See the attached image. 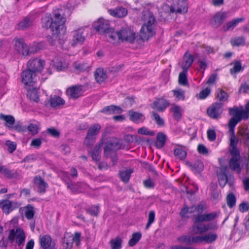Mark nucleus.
Segmentation results:
<instances>
[{
    "label": "nucleus",
    "instance_id": "1",
    "mask_svg": "<svg viewBox=\"0 0 249 249\" xmlns=\"http://www.w3.org/2000/svg\"><path fill=\"white\" fill-rule=\"evenodd\" d=\"M66 15L62 9L55 11L53 18L50 17H45L42 18V26L46 29L50 28L54 35L59 36L65 34L66 21Z\"/></svg>",
    "mask_w": 249,
    "mask_h": 249
},
{
    "label": "nucleus",
    "instance_id": "2",
    "mask_svg": "<svg viewBox=\"0 0 249 249\" xmlns=\"http://www.w3.org/2000/svg\"><path fill=\"white\" fill-rule=\"evenodd\" d=\"M107 36L109 37V42L115 45L124 42L132 43L136 37V33L129 28H122L118 31L114 30Z\"/></svg>",
    "mask_w": 249,
    "mask_h": 249
},
{
    "label": "nucleus",
    "instance_id": "3",
    "mask_svg": "<svg viewBox=\"0 0 249 249\" xmlns=\"http://www.w3.org/2000/svg\"><path fill=\"white\" fill-rule=\"evenodd\" d=\"M143 25L140 30V36L142 40H147L155 34V18L153 13L146 9L142 14Z\"/></svg>",
    "mask_w": 249,
    "mask_h": 249
},
{
    "label": "nucleus",
    "instance_id": "4",
    "mask_svg": "<svg viewBox=\"0 0 249 249\" xmlns=\"http://www.w3.org/2000/svg\"><path fill=\"white\" fill-rule=\"evenodd\" d=\"M229 113L231 115L233 116V117L230 119L228 124L230 128L229 131L231 134L230 143L233 144L234 143L238 142V139L234 134V127L241 120L248 119V117L247 114L244 111H239V109L237 107L230 108Z\"/></svg>",
    "mask_w": 249,
    "mask_h": 249
},
{
    "label": "nucleus",
    "instance_id": "5",
    "mask_svg": "<svg viewBox=\"0 0 249 249\" xmlns=\"http://www.w3.org/2000/svg\"><path fill=\"white\" fill-rule=\"evenodd\" d=\"M237 143H234L233 144H231V143L230 144L229 151L232 157L230 160L229 166L231 169L236 171L239 173L241 171V168L239 163L240 156L239 151L237 147Z\"/></svg>",
    "mask_w": 249,
    "mask_h": 249
},
{
    "label": "nucleus",
    "instance_id": "6",
    "mask_svg": "<svg viewBox=\"0 0 249 249\" xmlns=\"http://www.w3.org/2000/svg\"><path fill=\"white\" fill-rule=\"evenodd\" d=\"M93 26L94 28L100 34L105 35L107 39L109 41V37L107 35L109 33L113 31L114 29L110 28L108 20L100 18L94 22Z\"/></svg>",
    "mask_w": 249,
    "mask_h": 249
},
{
    "label": "nucleus",
    "instance_id": "7",
    "mask_svg": "<svg viewBox=\"0 0 249 249\" xmlns=\"http://www.w3.org/2000/svg\"><path fill=\"white\" fill-rule=\"evenodd\" d=\"M25 237L23 231L20 228H18L15 231L14 229L11 230L8 238L11 243H13L16 238V243L18 246H20L24 243Z\"/></svg>",
    "mask_w": 249,
    "mask_h": 249
},
{
    "label": "nucleus",
    "instance_id": "8",
    "mask_svg": "<svg viewBox=\"0 0 249 249\" xmlns=\"http://www.w3.org/2000/svg\"><path fill=\"white\" fill-rule=\"evenodd\" d=\"M44 65L45 62L44 60L38 58H35L29 60L27 64V69L36 74L41 72L44 68Z\"/></svg>",
    "mask_w": 249,
    "mask_h": 249
},
{
    "label": "nucleus",
    "instance_id": "9",
    "mask_svg": "<svg viewBox=\"0 0 249 249\" xmlns=\"http://www.w3.org/2000/svg\"><path fill=\"white\" fill-rule=\"evenodd\" d=\"M223 111V104L216 102L207 108V112L211 118L217 119L220 117Z\"/></svg>",
    "mask_w": 249,
    "mask_h": 249
},
{
    "label": "nucleus",
    "instance_id": "10",
    "mask_svg": "<svg viewBox=\"0 0 249 249\" xmlns=\"http://www.w3.org/2000/svg\"><path fill=\"white\" fill-rule=\"evenodd\" d=\"M121 144L118 139L112 137L107 143L104 148V154L106 157H108L110 153L120 148Z\"/></svg>",
    "mask_w": 249,
    "mask_h": 249
},
{
    "label": "nucleus",
    "instance_id": "11",
    "mask_svg": "<svg viewBox=\"0 0 249 249\" xmlns=\"http://www.w3.org/2000/svg\"><path fill=\"white\" fill-rule=\"evenodd\" d=\"M14 41V48L18 54L23 56H27L29 54V48L23 39L15 38Z\"/></svg>",
    "mask_w": 249,
    "mask_h": 249
},
{
    "label": "nucleus",
    "instance_id": "12",
    "mask_svg": "<svg viewBox=\"0 0 249 249\" xmlns=\"http://www.w3.org/2000/svg\"><path fill=\"white\" fill-rule=\"evenodd\" d=\"M101 129V126L95 124L92 125L89 129L87 136L85 140V143L87 145H89L94 141V137L99 132Z\"/></svg>",
    "mask_w": 249,
    "mask_h": 249
},
{
    "label": "nucleus",
    "instance_id": "13",
    "mask_svg": "<svg viewBox=\"0 0 249 249\" xmlns=\"http://www.w3.org/2000/svg\"><path fill=\"white\" fill-rule=\"evenodd\" d=\"M218 216V213L213 212L208 213L195 215L193 221L194 223H202L210 222L215 219Z\"/></svg>",
    "mask_w": 249,
    "mask_h": 249
},
{
    "label": "nucleus",
    "instance_id": "14",
    "mask_svg": "<svg viewBox=\"0 0 249 249\" xmlns=\"http://www.w3.org/2000/svg\"><path fill=\"white\" fill-rule=\"evenodd\" d=\"M36 74L27 69L21 73L22 82L26 86H33L36 82Z\"/></svg>",
    "mask_w": 249,
    "mask_h": 249
},
{
    "label": "nucleus",
    "instance_id": "15",
    "mask_svg": "<svg viewBox=\"0 0 249 249\" xmlns=\"http://www.w3.org/2000/svg\"><path fill=\"white\" fill-rule=\"evenodd\" d=\"M82 85H75L69 88L66 91L67 94L72 99H77L82 95L84 90Z\"/></svg>",
    "mask_w": 249,
    "mask_h": 249
},
{
    "label": "nucleus",
    "instance_id": "16",
    "mask_svg": "<svg viewBox=\"0 0 249 249\" xmlns=\"http://www.w3.org/2000/svg\"><path fill=\"white\" fill-rule=\"evenodd\" d=\"M39 241L40 246L43 249H55V244L49 235H45L40 237Z\"/></svg>",
    "mask_w": 249,
    "mask_h": 249
},
{
    "label": "nucleus",
    "instance_id": "17",
    "mask_svg": "<svg viewBox=\"0 0 249 249\" xmlns=\"http://www.w3.org/2000/svg\"><path fill=\"white\" fill-rule=\"evenodd\" d=\"M84 29H78L73 32V38L72 39V45L75 46L77 44H82L85 40V36L83 35Z\"/></svg>",
    "mask_w": 249,
    "mask_h": 249
},
{
    "label": "nucleus",
    "instance_id": "18",
    "mask_svg": "<svg viewBox=\"0 0 249 249\" xmlns=\"http://www.w3.org/2000/svg\"><path fill=\"white\" fill-rule=\"evenodd\" d=\"M193 61V56L188 53V52H186L184 55L182 62L180 63V66L182 69L183 71H188Z\"/></svg>",
    "mask_w": 249,
    "mask_h": 249
},
{
    "label": "nucleus",
    "instance_id": "19",
    "mask_svg": "<svg viewBox=\"0 0 249 249\" xmlns=\"http://www.w3.org/2000/svg\"><path fill=\"white\" fill-rule=\"evenodd\" d=\"M192 232L195 233H199L202 234L210 230H212L213 228L210 227V224H206L204 223H194L192 226Z\"/></svg>",
    "mask_w": 249,
    "mask_h": 249
},
{
    "label": "nucleus",
    "instance_id": "20",
    "mask_svg": "<svg viewBox=\"0 0 249 249\" xmlns=\"http://www.w3.org/2000/svg\"><path fill=\"white\" fill-rule=\"evenodd\" d=\"M188 11V5L187 2L184 0H178V6L174 7L171 6L170 7V13H185Z\"/></svg>",
    "mask_w": 249,
    "mask_h": 249
},
{
    "label": "nucleus",
    "instance_id": "21",
    "mask_svg": "<svg viewBox=\"0 0 249 249\" xmlns=\"http://www.w3.org/2000/svg\"><path fill=\"white\" fill-rule=\"evenodd\" d=\"M129 119L136 124L142 123L145 120L144 115L140 112L134 111L133 110H130L128 112Z\"/></svg>",
    "mask_w": 249,
    "mask_h": 249
},
{
    "label": "nucleus",
    "instance_id": "22",
    "mask_svg": "<svg viewBox=\"0 0 249 249\" xmlns=\"http://www.w3.org/2000/svg\"><path fill=\"white\" fill-rule=\"evenodd\" d=\"M34 183L37 187L38 193L41 194L45 193L46 188L48 187V184L40 176H37L35 177Z\"/></svg>",
    "mask_w": 249,
    "mask_h": 249
},
{
    "label": "nucleus",
    "instance_id": "23",
    "mask_svg": "<svg viewBox=\"0 0 249 249\" xmlns=\"http://www.w3.org/2000/svg\"><path fill=\"white\" fill-rule=\"evenodd\" d=\"M226 14L223 12L216 13L211 19V23L214 27H219L226 18Z\"/></svg>",
    "mask_w": 249,
    "mask_h": 249
},
{
    "label": "nucleus",
    "instance_id": "24",
    "mask_svg": "<svg viewBox=\"0 0 249 249\" xmlns=\"http://www.w3.org/2000/svg\"><path fill=\"white\" fill-rule=\"evenodd\" d=\"M169 103L164 99H159L154 101L152 105V107L157 109L159 112L163 111L169 106Z\"/></svg>",
    "mask_w": 249,
    "mask_h": 249
},
{
    "label": "nucleus",
    "instance_id": "25",
    "mask_svg": "<svg viewBox=\"0 0 249 249\" xmlns=\"http://www.w3.org/2000/svg\"><path fill=\"white\" fill-rule=\"evenodd\" d=\"M89 67V64L84 62L76 61L72 64L74 72L76 73H80L88 71Z\"/></svg>",
    "mask_w": 249,
    "mask_h": 249
},
{
    "label": "nucleus",
    "instance_id": "26",
    "mask_svg": "<svg viewBox=\"0 0 249 249\" xmlns=\"http://www.w3.org/2000/svg\"><path fill=\"white\" fill-rule=\"evenodd\" d=\"M0 173L9 179L16 178L18 176V174L17 171L10 170L6 166L2 165L0 168Z\"/></svg>",
    "mask_w": 249,
    "mask_h": 249
},
{
    "label": "nucleus",
    "instance_id": "27",
    "mask_svg": "<svg viewBox=\"0 0 249 249\" xmlns=\"http://www.w3.org/2000/svg\"><path fill=\"white\" fill-rule=\"evenodd\" d=\"M110 14L114 17L123 18L127 14V10L123 7H119L114 10H109Z\"/></svg>",
    "mask_w": 249,
    "mask_h": 249
},
{
    "label": "nucleus",
    "instance_id": "28",
    "mask_svg": "<svg viewBox=\"0 0 249 249\" xmlns=\"http://www.w3.org/2000/svg\"><path fill=\"white\" fill-rule=\"evenodd\" d=\"M123 110L119 107L111 105L106 107L103 108L101 112L103 113H107L108 114H120L122 113Z\"/></svg>",
    "mask_w": 249,
    "mask_h": 249
},
{
    "label": "nucleus",
    "instance_id": "29",
    "mask_svg": "<svg viewBox=\"0 0 249 249\" xmlns=\"http://www.w3.org/2000/svg\"><path fill=\"white\" fill-rule=\"evenodd\" d=\"M170 110L173 113V117L175 120L177 121L181 120L182 117V113L183 112V110L181 107L174 104L172 106Z\"/></svg>",
    "mask_w": 249,
    "mask_h": 249
},
{
    "label": "nucleus",
    "instance_id": "30",
    "mask_svg": "<svg viewBox=\"0 0 249 249\" xmlns=\"http://www.w3.org/2000/svg\"><path fill=\"white\" fill-rule=\"evenodd\" d=\"M244 18H237L236 19H234L232 20L227 22L226 24H225L223 29L224 31H228L230 30H233L235 27L240 22H241L244 20Z\"/></svg>",
    "mask_w": 249,
    "mask_h": 249
},
{
    "label": "nucleus",
    "instance_id": "31",
    "mask_svg": "<svg viewBox=\"0 0 249 249\" xmlns=\"http://www.w3.org/2000/svg\"><path fill=\"white\" fill-rule=\"evenodd\" d=\"M95 78L98 83L104 82L107 78L106 72L102 68L97 69L95 72Z\"/></svg>",
    "mask_w": 249,
    "mask_h": 249
},
{
    "label": "nucleus",
    "instance_id": "32",
    "mask_svg": "<svg viewBox=\"0 0 249 249\" xmlns=\"http://www.w3.org/2000/svg\"><path fill=\"white\" fill-rule=\"evenodd\" d=\"M72 236L69 234H65L62 240L63 249H71L72 247Z\"/></svg>",
    "mask_w": 249,
    "mask_h": 249
},
{
    "label": "nucleus",
    "instance_id": "33",
    "mask_svg": "<svg viewBox=\"0 0 249 249\" xmlns=\"http://www.w3.org/2000/svg\"><path fill=\"white\" fill-rule=\"evenodd\" d=\"M65 102V101L62 98L56 95L51 97L50 100V106L53 107L63 105Z\"/></svg>",
    "mask_w": 249,
    "mask_h": 249
},
{
    "label": "nucleus",
    "instance_id": "34",
    "mask_svg": "<svg viewBox=\"0 0 249 249\" xmlns=\"http://www.w3.org/2000/svg\"><path fill=\"white\" fill-rule=\"evenodd\" d=\"M0 119L6 122L5 125L9 129L13 127V124L15 123V118L12 115H5L4 114L0 115Z\"/></svg>",
    "mask_w": 249,
    "mask_h": 249
},
{
    "label": "nucleus",
    "instance_id": "35",
    "mask_svg": "<svg viewBox=\"0 0 249 249\" xmlns=\"http://www.w3.org/2000/svg\"><path fill=\"white\" fill-rule=\"evenodd\" d=\"M218 236L216 233L210 232L203 235V242L210 244L214 242L217 238Z\"/></svg>",
    "mask_w": 249,
    "mask_h": 249
},
{
    "label": "nucleus",
    "instance_id": "36",
    "mask_svg": "<svg viewBox=\"0 0 249 249\" xmlns=\"http://www.w3.org/2000/svg\"><path fill=\"white\" fill-rule=\"evenodd\" d=\"M27 96L35 103H38L39 101L38 90L36 89H29L27 92Z\"/></svg>",
    "mask_w": 249,
    "mask_h": 249
},
{
    "label": "nucleus",
    "instance_id": "37",
    "mask_svg": "<svg viewBox=\"0 0 249 249\" xmlns=\"http://www.w3.org/2000/svg\"><path fill=\"white\" fill-rule=\"evenodd\" d=\"M166 135L161 132L158 133L157 136V140L156 146L158 148H161L164 146L166 141Z\"/></svg>",
    "mask_w": 249,
    "mask_h": 249
},
{
    "label": "nucleus",
    "instance_id": "38",
    "mask_svg": "<svg viewBox=\"0 0 249 249\" xmlns=\"http://www.w3.org/2000/svg\"><path fill=\"white\" fill-rule=\"evenodd\" d=\"M25 210L24 214L26 218L28 220H31L33 218L35 211V208L31 205H27L24 207Z\"/></svg>",
    "mask_w": 249,
    "mask_h": 249
},
{
    "label": "nucleus",
    "instance_id": "39",
    "mask_svg": "<svg viewBox=\"0 0 249 249\" xmlns=\"http://www.w3.org/2000/svg\"><path fill=\"white\" fill-rule=\"evenodd\" d=\"M133 172V170L130 169L121 171L119 175L122 180L124 182H127Z\"/></svg>",
    "mask_w": 249,
    "mask_h": 249
},
{
    "label": "nucleus",
    "instance_id": "40",
    "mask_svg": "<svg viewBox=\"0 0 249 249\" xmlns=\"http://www.w3.org/2000/svg\"><path fill=\"white\" fill-rule=\"evenodd\" d=\"M33 20L28 18H25L18 24V30H24L32 25Z\"/></svg>",
    "mask_w": 249,
    "mask_h": 249
},
{
    "label": "nucleus",
    "instance_id": "41",
    "mask_svg": "<svg viewBox=\"0 0 249 249\" xmlns=\"http://www.w3.org/2000/svg\"><path fill=\"white\" fill-rule=\"evenodd\" d=\"M122 240L121 237L118 236L110 241V245L111 249H120L122 248Z\"/></svg>",
    "mask_w": 249,
    "mask_h": 249
},
{
    "label": "nucleus",
    "instance_id": "42",
    "mask_svg": "<svg viewBox=\"0 0 249 249\" xmlns=\"http://www.w3.org/2000/svg\"><path fill=\"white\" fill-rule=\"evenodd\" d=\"M102 143L96 145L91 152V157L93 160L98 161L100 159L101 147Z\"/></svg>",
    "mask_w": 249,
    "mask_h": 249
},
{
    "label": "nucleus",
    "instance_id": "43",
    "mask_svg": "<svg viewBox=\"0 0 249 249\" xmlns=\"http://www.w3.org/2000/svg\"><path fill=\"white\" fill-rule=\"evenodd\" d=\"M142 234L140 232H135L132 234V237L128 242V245L130 247L134 246L141 239Z\"/></svg>",
    "mask_w": 249,
    "mask_h": 249
},
{
    "label": "nucleus",
    "instance_id": "44",
    "mask_svg": "<svg viewBox=\"0 0 249 249\" xmlns=\"http://www.w3.org/2000/svg\"><path fill=\"white\" fill-rule=\"evenodd\" d=\"M244 69L242 67L241 62L240 61H235L233 63V67L230 69V72L232 75L239 72L243 71Z\"/></svg>",
    "mask_w": 249,
    "mask_h": 249
},
{
    "label": "nucleus",
    "instance_id": "45",
    "mask_svg": "<svg viewBox=\"0 0 249 249\" xmlns=\"http://www.w3.org/2000/svg\"><path fill=\"white\" fill-rule=\"evenodd\" d=\"M188 71H182L179 74L178 83L182 86H188V82L187 80V73Z\"/></svg>",
    "mask_w": 249,
    "mask_h": 249
},
{
    "label": "nucleus",
    "instance_id": "46",
    "mask_svg": "<svg viewBox=\"0 0 249 249\" xmlns=\"http://www.w3.org/2000/svg\"><path fill=\"white\" fill-rule=\"evenodd\" d=\"M174 153L175 156L180 160H184L187 156V152L181 148L175 149Z\"/></svg>",
    "mask_w": 249,
    "mask_h": 249
},
{
    "label": "nucleus",
    "instance_id": "47",
    "mask_svg": "<svg viewBox=\"0 0 249 249\" xmlns=\"http://www.w3.org/2000/svg\"><path fill=\"white\" fill-rule=\"evenodd\" d=\"M195 209L192 207L184 208L181 210L180 214L182 217H189L190 214L195 212Z\"/></svg>",
    "mask_w": 249,
    "mask_h": 249
},
{
    "label": "nucleus",
    "instance_id": "48",
    "mask_svg": "<svg viewBox=\"0 0 249 249\" xmlns=\"http://www.w3.org/2000/svg\"><path fill=\"white\" fill-rule=\"evenodd\" d=\"M210 189L211 190V196L213 199H218L220 196V193L219 190H217V184L215 183H211Z\"/></svg>",
    "mask_w": 249,
    "mask_h": 249
},
{
    "label": "nucleus",
    "instance_id": "49",
    "mask_svg": "<svg viewBox=\"0 0 249 249\" xmlns=\"http://www.w3.org/2000/svg\"><path fill=\"white\" fill-rule=\"evenodd\" d=\"M174 96L178 100H184L185 99V91L181 89H178L172 90Z\"/></svg>",
    "mask_w": 249,
    "mask_h": 249
},
{
    "label": "nucleus",
    "instance_id": "50",
    "mask_svg": "<svg viewBox=\"0 0 249 249\" xmlns=\"http://www.w3.org/2000/svg\"><path fill=\"white\" fill-rule=\"evenodd\" d=\"M236 202V197L232 193L229 194L227 196V203L230 208H232Z\"/></svg>",
    "mask_w": 249,
    "mask_h": 249
},
{
    "label": "nucleus",
    "instance_id": "51",
    "mask_svg": "<svg viewBox=\"0 0 249 249\" xmlns=\"http://www.w3.org/2000/svg\"><path fill=\"white\" fill-rule=\"evenodd\" d=\"M218 178L219 185L222 187H224L228 181L227 176L225 173L219 174Z\"/></svg>",
    "mask_w": 249,
    "mask_h": 249
},
{
    "label": "nucleus",
    "instance_id": "52",
    "mask_svg": "<svg viewBox=\"0 0 249 249\" xmlns=\"http://www.w3.org/2000/svg\"><path fill=\"white\" fill-rule=\"evenodd\" d=\"M217 97L220 101H226L228 99V94L222 89H218L217 92Z\"/></svg>",
    "mask_w": 249,
    "mask_h": 249
},
{
    "label": "nucleus",
    "instance_id": "53",
    "mask_svg": "<svg viewBox=\"0 0 249 249\" xmlns=\"http://www.w3.org/2000/svg\"><path fill=\"white\" fill-rule=\"evenodd\" d=\"M231 42L232 46L243 45L245 44V39L243 37H238L231 39Z\"/></svg>",
    "mask_w": 249,
    "mask_h": 249
},
{
    "label": "nucleus",
    "instance_id": "54",
    "mask_svg": "<svg viewBox=\"0 0 249 249\" xmlns=\"http://www.w3.org/2000/svg\"><path fill=\"white\" fill-rule=\"evenodd\" d=\"M138 133L141 135L149 136H154L155 135V132L154 131H150L146 127H142L138 129Z\"/></svg>",
    "mask_w": 249,
    "mask_h": 249
},
{
    "label": "nucleus",
    "instance_id": "55",
    "mask_svg": "<svg viewBox=\"0 0 249 249\" xmlns=\"http://www.w3.org/2000/svg\"><path fill=\"white\" fill-rule=\"evenodd\" d=\"M192 169L196 172H201L203 169V163L200 161H196L192 165Z\"/></svg>",
    "mask_w": 249,
    "mask_h": 249
},
{
    "label": "nucleus",
    "instance_id": "56",
    "mask_svg": "<svg viewBox=\"0 0 249 249\" xmlns=\"http://www.w3.org/2000/svg\"><path fill=\"white\" fill-rule=\"evenodd\" d=\"M155 217V213L154 211H151L149 212L148 214V222L146 225L145 229H148L151 225L154 222Z\"/></svg>",
    "mask_w": 249,
    "mask_h": 249
},
{
    "label": "nucleus",
    "instance_id": "57",
    "mask_svg": "<svg viewBox=\"0 0 249 249\" xmlns=\"http://www.w3.org/2000/svg\"><path fill=\"white\" fill-rule=\"evenodd\" d=\"M10 206L9 200H6L2 203V210L3 212L7 214L12 211V209L11 208Z\"/></svg>",
    "mask_w": 249,
    "mask_h": 249
},
{
    "label": "nucleus",
    "instance_id": "58",
    "mask_svg": "<svg viewBox=\"0 0 249 249\" xmlns=\"http://www.w3.org/2000/svg\"><path fill=\"white\" fill-rule=\"evenodd\" d=\"M211 92V89L210 88H206L202 90L199 94V98L200 99H205Z\"/></svg>",
    "mask_w": 249,
    "mask_h": 249
},
{
    "label": "nucleus",
    "instance_id": "59",
    "mask_svg": "<svg viewBox=\"0 0 249 249\" xmlns=\"http://www.w3.org/2000/svg\"><path fill=\"white\" fill-rule=\"evenodd\" d=\"M153 117L157 124L160 126L163 125L164 123V120L160 116L158 113L156 112H153Z\"/></svg>",
    "mask_w": 249,
    "mask_h": 249
},
{
    "label": "nucleus",
    "instance_id": "60",
    "mask_svg": "<svg viewBox=\"0 0 249 249\" xmlns=\"http://www.w3.org/2000/svg\"><path fill=\"white\" fill-rule=\"evenodd\" d=\"M6 145L8 147V151L11 153H13L16 149L17 144L15 142L7 141Z\"/></svg>",
    "mask_w": 249,
    "mask_h": 249
},
{
    "label": "nucleus",
    "instance_id": "61",
    "mask_svg": "<svg viewBox=\"0 0 249 249\" xmlns=\"http://www.w3.org/2000/svg\"><path fill=\"white\" fill-rule=\"evenodd\" d=\"M27 129L33 135L37 134L38 131V126L36 124H30L28 126Z\"/></svg>",
    "mask_w": 249,
    "mask_h": 249
},
{
    "label": "nucleus",
    "instance_id": "62",
    "mask_svg": "<svg viewBox=\"0 0 249 249\" xmlns=\"http://www.w3.org/2000/svg\"><path fill=\"white\" fill-rule=\"evenodd\" d=\"M190 244H198L203 242V235L191 236L190 239Z\"/></svg>",
    "mask_w": 249,
    "mask_h": 249
},
{
    "label": "nucleus",
    "instance_id": "63",
    "mask_svg": "<svg viewBox=\"0 0 249 249\" xmlns=\"http://www.w3.org/2000/svg\"><path fill=\"white\" fill-rule=\"evenodd\" d=\"M143 183L144 187L147 188H153L155 186V182L151 178L144 180Z\"/></svg>",
    "mask_w": 249,
    "mask_h": 249
},
{
    "label": "nucleus",
    "instance_id": "64",
    "mask_svg": "<svg viewBox=\"0 0 249 249\" xmlns=\"http://www.w3.org/2000/svg\"><path fill=\"white\" fill-rule=\"evenodd\" d=\"M191 236L190 235H183L179 237L178 238V241L180 243H185L188 244H190Z\"/></svg>",
    "mask_w": 249,
    "mask_h": 249
}]
</instances>
